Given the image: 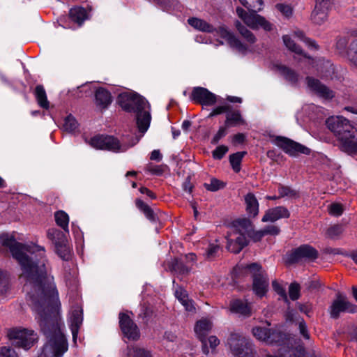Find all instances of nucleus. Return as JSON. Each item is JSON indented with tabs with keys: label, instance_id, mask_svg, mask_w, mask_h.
<instances>
[{
	"label": "nucleus",
	"instance_id": "f257e3e1",
	"mask_svg": "<svg viewBox=\"0 0 357 357\" xmlns=\"http://www.w3.org/2000/svg\"><path fill=\"white\" fill-rule=\"evenodd\" d=\"M0 245L9 248L12 256L19 263L25 282L24 289L30 305L37 313L36 319L47 339L42 353L38 357H62L68 344L63 335L60 317L61 303L53 278L47 273L45 250L35 244L17 243L7 234L0 236Z\"/></svg>",
	"mask_w": 357,
	"mask_h": 357
},
{
	"label": "nucleus",
	"instance_id": "f03ea898",
	"mask_svg": "<svg viewBox=\"0 0 357 357\" xmlns=\"http://www.w3.org/2000/svg\"><path fill=\"white\" fill-rule=\"evenodd\" d=\"M118 102L124 110L136 113L137 125L142 135L128 145L121 144L119 139L113 136L97 135L89 142V145L93 148L113 152L126 151L128 148L136 144L149 129L151 119L149 112L150 105L143 97L134 92L126 91L119 95Z\"/></svg>",
	"mask_w": 357,
	"mask_h": 357
},
{
	"label": "nucleus",
	"instance_id": "7ed1b4c3",
	"mask_svg": "<svg viewBox=\"0 0 357 357\" xmlns=\"http://www.w3.org/2000/svg\"><path fill=\"white\" fill-rule=\"evenodd\" d=\"M326 124L337 138L343 151L349 154L357 152V130L348 119L342 116H333L327 119Z\"/></svg>",
	"mask_w": 357,
	"mask_h": 357
},
{
	"label": "nucleus",
	"instance_id": "20e7f679",
	"mask_svg": "<svg viewBox=\"0 0 357 357\" xmlns=\"http://www.w3.org/2000/svg\"><path fill=\"white\" fill-rule=\"evenodd\" d=\"M248 11L238 7L236 14L239 18L252 29H262L266 31L273 29L274 25L264 17L257 13L262 9V0H239Z\"/></svg>",
	"mask_w": 357,
	"mask_h": 357
},
{
	"label": "nucleus",
	"instance_id": "39448f33",
	"mask_svg": "<svg viewBox=\"0 0 357 357\" xmlns=\"http://www.w3.org/2000/svg\"><path fill=\"white\" fill-rule=\"evenodd\" d=\"M252 231V222L248 219L236 220L227 232V248L234 253H238L248 243L247 234Z\"/></svg>",
	"mask_w": 357,
	"mask_h": 357
},
{
	"label": "nucleus",
	"instance_id": "423d86ee",
	"mask_svg": "<svg viewBox=\"0 0 357 357\" xmlns=\"http://www.w3.org/2000/svg\"><path fill=\"white\" fill-rule=\"evenodd\" d=\"M188 22L191 26L197 30L207 33H215V36H220L225 39L231 47L235 48L238 52H245L247 50V47L225 26H220L215 29L205 20L197 17L189 18Z\"/></svg>",
	"mask_w": 357,
	"mask_h": 357
},
{
	"label": "nucleus",
	"instance_id": "0eeeda50",
	"mask_svg": "<svg viewBox=\"0 0 357 357\" xmlns=\"http://www.w3.org/2000/svg\"><path fill=\"white\" fill-rule=\"evenodd\" d=\"M294 38H297L298 40L303 42L306 45L309 47H313L317 49V45L314 41L306 38L303 31L297 30L294 31L291 36L285 35L283 36V42L284 45L288 48L291 52L295 54V58L299 56V60H305L307 63H310L313 62V59L307 56L305 54H304L302 50L297 45Z\"/></svg>",
	"mask_w": 357,
	"mask_h": 357
},
{
	"label": "nucleus",
	"instance_id": "6e6552de",
	"mask_svg": "<svg viewBox=\"0 0 357 357\" xmlns=\"http://www.w3.org/2000/svg\"><path fill=\"white\" fill-rule=\"evenodd\" d=\"M7 336L12 344L25 350L29 349L38 341V335L34 331L26 328H12Z\"/></svg>",
	"mask_w": 357,
	"mask_h": 357
},
{
	"label": "nucleus",
	"instance_id": "1a4fd4ad",
	"mask_svg": "<svg viewBox=\"0 0 357 357\" xmlns=\"http://www.w3.org/2000/svg\"><path fill=\"white\" fill-rule=\"evenodd\" d=\"M246 271L252 275L253 278L252 290L258 297H263L266 295L269 281L266 273L261 270V267L257 264H251L245 267Z\"/></svg>",
	"mask_w": 357,
	"mask_h": 357
},
{
	"label": "nucleus",
	"instance_id": "9d476101",
	"mask_svg": "<svg viewBox=\"0 0 357 357\" xmlns=\"http://www.w3.org/2000/svg\"><path fill=\"white\" fill-rule=\"evenodd\" d=\"M228 344L235 357H255V352L250 341L243 335L231 334Z\"/></svg>",
	"mask_w": 357,
	"mask_h": 357
},
{
	"label": "nucleus",
	"instance_id": "9b49d317",
	"mask_svg": "<svg viewBox=\"0 0 357 357\" xmlns=\"http://www.w3.org/2000/svg\"><path fill=\"white\" fill-rule=\"evenodd\" d=\"M357 29L352 31L351 35L347 37L340 38L336 44L340 53L346 56L347 59L357 66Z\"/></svg>",
	"mask_w": 357,
	"mask_h": 357
},
{
	"label": "nucleus",
	"instance_id": "f8f14e48",
	"mask_svg": "<svg viewBox=\"0 0 357 357\" xmlns=\"http://www.w3.org/2000/svg\"><path fill=\"white\" fill-rule=\"evenodd\" d=\"M47 238L54 243L58 255L63 260H68L70 257V248L64 234L56 229L52 228L47 231Z\"/></svg>",
	"mask_w": 357,
	"mask_h": 357
},
{
	"label": "nucleus",
	"instance_id": "ddd939ff",
	"mask_svg": "<svg viewBox=\"0 0 357 357\" xmlns=\"http://www.w3.org/2000/svg\"><path fill=\"white\" fill-rule=\"evenodd\" d=\"M329 311L331 317L337 319L342 312H356L357 306L351 303L344 295L337 294L336 298L330 306Z\"/></svg>",
	"mask_w": 357,
	"mask_h": 357
},
{
	"label": "nucleus",
	"instance_id": "4468645a",
	"mask_svg": "<svg viewBox=\"0 0 357 357\" xmlns=\"http://www.w3.org/2000/svg\"><path fill=\"white\" fill-rule=\"evenodd\" d=\"M317 251L309 245H303L295 249L287 256V263L294 264L304 261H312L317 258Z\"/></svg>",
	"mask_w": 357,
	"mask_h": 357
},
{
	"label": "nucleus",
	"instance_id": "2eb2a0df",
	"mask_svg": "<svg viewBox=\"0 0 357 357\" xmlns=\"http://www.w3.org/2000/svg\"><path fill=\"white\" fill-rule=\"evenodd\" d=\"M273 142L275 145L290 155L294 156L298 153L308 155L310 153V150L307 147L286 137H276Z\"/></svg>",
	"mask_w": 357,
	"mask_h": 357
},
{
	"label": "nucleus",
	"instance_id": "dca6fc26",
	"mask_svg": "<svg viewBox=\"0 0 357 357\" xmlns=\"http://www.w3.org/2000/svg\"><path fill=\"white\" fill-rule=\"evenodd\" d=\"M273 142L275 145L290 155L294 156L298 153L308 155L310 153V150L307 147L286 137H276Z\"/></svg>",
	"mask_w": 357,
	"mask_h": 357
},
{
	"label": "nucleus",
	"instance_id": "f3484780",
	"mask_svg": "<svg viewBox=\"0 0 357 357\" xmlns=\"http://www.w3.org/2000/svg\"><path fill=\"white\" fill-rule=\"evenodd\" d=\"M252 334L257 340L268 344L280 343L284 338L281 333L266 327L256 326L252 328Z\"/></svg>",
	"mask_w": 357,
	"mask_h": 357
},
{
	"label": "nucleus",
	"instance_id": "a211bd4d",
	"mask_svg": "<svg viewBox=\"0 0 357 357\" xmlns=\"http://www.w3.org/2000/svg\"><path fill=\"white\" fill-rule=\"evenodd\" d=\"M119 325L124 337L130 340L139 339V328L128 315L124 313L119 314Z\"/></svg>",
	"mask_w": 357,
	"mask_h": 357
},
{
	"label": "nucleus",
	"instance_id": "6ab92c4d",
	"mask_svg": "<svg viewBox=\"0 0 357 357\" xmlns=\"http://www.w3.org/2000/svg\"><path fill=\"white\" fill-rule=\"evenodd\" d=\"M191 97L195 102L205 106L213 105L218 101V97L214 93L203 87L195 88Z\"/></svg>",
	"mask_w": 357,
	"mask_h": 357
},
{
	"label": "nucleus",
	"instance_id": "aec40b11",
	"mask_svg": "<svg viewBox=\"0 0 357 357\" xmlns=\"http://www.w3.org/2000/svg\"><path fill=\"white\" fill-rule=\"evenodd\" d=\"M212 328V323L207 319H202L197 321L195 326V332L202 344V351L205 355H208L209 351L207 347L206 336Z\"/></svg>",
	"mask_w": 357,
	"mask_h": 357
},
{
	"label": "nucleus",
	"instance_id": "412c9836",
	"mask_svg": "<svg viewBox=\"0 0 357 357\" xmlns=\"http://www.w3.org/2000/svg\"><path fill=\"white\" fill-rule=\"evenodd\" d=\"M306 83L307 88L311 91L322 98L331 100L335 96V93L332 90L322 84L317 79L308 77L306 78Z\"/></svg>",
	"mask_w": 357,
	"mask_h": 357
},
{
	"label": "nucleus",
	"instance_id": "4be33fe9",
	"mask_svg": "<svg viewBox=\"0 0 357 357\" xmlns=\"http://www.w3.org/2000/svg\"><path fill=\"white\" fill-rule=\"evenodd\" d=\"M82 310L81 307L77 305L72 309L69 317L70 327L75 344H76L79 328L82 325Z\"/></svg>",
	"mask_w": 357,
	"mask_h": 357
},
{
	"label": "nucleus",
	"instance_id": "5701e85b",
	"mask_svg": "<svg viewBox=\"0 0 357 357\" xmlns=\"http://www.w3.org/2000/svg\"><path fill=\"white\" fill-rule=\"evenodd\" d=\"M290 215L288 209L284 206H276L268 209L262 218V222H275L281 218H287Z\"/></svg>",
	"mask_w": 357,
	"mask_h": 357
},
{
	"label": "nucleus",
	"instance_id": "b1692460",
	"mask_svg": "<svg viewBox=\"0 0 357 357\" xmlns=\"http://www.w3.org/2000/svg\"><path fill=\"white\" fill-rule=\"evenodd\" d=\"M175 296L185 307V310L190 312H195V307L192 300L189 299L188 294L183 288L178 287L175 290Z\"/></svg>",
	"mask_w": 357,
	"mask_h": 357
},
{
	"label": "nucleus",
	"instance_id": "393cba45",
	"mask_svg": "<svg viewBox=\"0 0 357 357\" xmlns=\"http://www.w3.org/2000/svg\"><path fill=\"white\" fill-rule=\"evenodd\" d=\"M95 102L98 107L105 109L112 102V97L108 91L103 88L96 90L95 94Z\"/></svg>",
	"mask_w": 357,
	"mask_h": 357
},
{
	"label": "nucleus",
	"instance_id": "a878e982",
	"mask_svg": "<svg viewBox=\"0 0 357 357\" xmlns=\"http://www.w3.org/2000/svg\"><path fill=\"white\" fill-rule=\"evenodd\" d=\"M273 68L276 72L283 76L288 82H291V84H296L297 82L298 79V75L294 70L280 63L274 64Z\"/></svg>",
	"mask_w": 357,
	"mask_h": 357
},
{
	"label": "nucleus",
	"instance_id": "bb28decb",
	"mask_svg": "<svg viewBox=\"0 0 357 357\" xmlns=\"http://www.w3.org/2000/svg\"><path fill=\"white\" fill-rule=\"evenodd\" d=\"M246 211L250 216L255 217L259 213V203L252 193H248L245 197Z\"/></svg>",
	"mask_w": 357,
	"mask_h": 357
},
{
	"label": "nucleus",
	"instance_id": "cd10ccee",
	"mask_svg": "<svg viewBox=\"0 0 357 357\" xmlns=\"http://www.w3.org/2000/svg\"><path fill=\"white\" fill-rule=\"evenodd\" d=\"M230 310L231 312L240 314L241 315L248 316L250 314V307L247 303L241 301L235 300L230 305Z\"/></svg>",
	"mask_w": 357,
	"mask_h": 357
},
{
	"label": "nucleus",
	"instance_id": "c85d7f7f",
	"mask_svg": "<svg viewBox=\"0 0 357 357\" xmlns=\"http://www.w3.org/2000/svg\"><path fill=\"white\" fill-rule=\"evenodd\" d=\"M243 123L244 120L239 111H229L227 113L225 121L226 126H236Z\"/></svg>",
	"mask_w": 357,
	"mask_h": 357
},
{
	"label": "nucleus",
	"instance_id": "c756f323",
	"mask_svg": "<svg viewBox=\"0 0 357 357\" xmlns=\"http://www.w3.org/2000/svg\"><path fill=\"white\" fill-rule=\"evenodd\" d=\"M69 14L72 20L79 24L86 19V11L82 7H75L71 8Z\"/></svg>",
	"mask_w": 357,
	"mask_h": 357
},
{
	"label": "nucleus",
	"instance_id": "7c9ffc66",
	"mask_svg": "<svg viewBox=\"0 0 357 357\" xmlns=\"http://www.w3.org/2000/svg\"><path fill=\"white\" fill-rule=\"evenodd\" d=\"M328 12L329 10L315 7L312 13V19L313 22L317 24L324 23L328 19Z\"/></svg>",
	"mask_w": 357,
	"mask_h": 357
},
{
	"label": "nucleus",
	"instance_id": "2f4dec72",
	"mask_svg": "<svg viewBox=\"0 0 357 357\" xmlns=\"http://www.w3.org/2000/svg\"><path fill=\"white\" fill-rule=\"evenodd\" d=\"M35 95L39 105L43 108H48L49 102L43 86L38 85L36 87Z\"/></svg>",
	"mask_w": 357,
	"mask_h": 357
},
{
	"label": "nucleus",
	"instance_id": "473e14b6",
	"mask_svg": "<svg viewBox=\"0 0 357 357\" xmlns=\"http://www.w3.org/2000/svg\"><path fill=\"white\" fill-rule=\"evenodd\" d=\"M55 221L65 231H68L69 217L66 213L59 211L55 213Z\"/></svg>",
	"mask_w": 357,
	"mask_h": 357
},
{
	"label": "nucleus",
	"instance_id": "72a5a7b5",
	"mask_svg": "<svg viewBox=\"0 0 357 357\" xmlns=\"http://www.w3.org/2000/svg\"><path fill=\"white\" fill-rule=\"evenodd\" d=\"M236 27L240 34L250 43H254L256 41L255 35L248 30L244 25L240 22H236Z\"/></svg>",
	"mask_w": 357,
	"mask_h": 357
},
{
	"label": "nucleus",
	"instance_id": "f704fd0d",
	"mask_svg": "<svg viewBox=\"0 0 357 357\" xmlns=\"http://www.w3.org/2000/svg\"><path fill=\"white\" fill-rule=\"evenodd\" d=\"M137 207L142 211L146 217L151 221L155 220V215L153 210L141 199H137L135 202Z\"/></svg>",
	"mask_w": 357,
	"mask_h": 357
},
{
	"label": "nucleus",
	"instance_id": "c9c22d12",
	"mask_svg": "<svg viewBox=\"0 0 357 357\" xmlns=\"http://www.w3.org/2000/svg\"><path fill=\"white\" fill-rule=\"evenodd\" d=\"M245 152H237L230 155L229 161L233 169L238 172L241 169V162L245 155Z\"/></svg>",
	"mask_w": 357,
	"mask_h": 357
},
{
	"label": "nucleus",
	"instance_id": "e433bc0d",
	"mask_svg": "<svg viewBox=\"0 0 357 357\" xmlns=\"http://www.w3.org/2000/svg\"><path fill=\"white\" fill-rule=\"evenodd\" d=\"M79 124L76 119L72 116H68L64 121L63 129L68 132H75L78 128Z\"/></svg>",
	"mask_w": 357,
	"mask_h": 357
},
{
	"label": "nucleus",
	"instance_id": "4c0bfd02",
	"mask_svg": "<svg viewBox=\"0 0 357 357\" xmlns=\"http://www.w3.org/2000/svg\"><path fill=\"white\" fill-rule=\"evenodd\" d=\"M275 9L286 18H289L293 15V8L290 4L286 3H278L275 6Z\"/></svg>",
	"mask_w": 357,
	"mask_h": 357
},
{
	"label": "nucleus",
	"instance_id": "58836bf2",
	"mask_svg": "<svg viewBox=\"0 0 357 357\" xmlns=\"http://www.w3.org/2000/svg\"><path fill=\"white\" fill-rule=\"evenodd\" d=\"M280 197L296 198L298 197V192L287 186H280L279 188Z\"/></svg>",
	"mask_w": 357,
	"mask_h": 357
},
{
	"label": "nucleus",
	"instance_id": "ea45409f",
	"mask_svg": "<svg viewBox=\"0 0 357 357\" xmlns=\"http://www.w3.org/2000/svg\"><path fill=\"white\" fill-rule=\"evenodd\" d=\"M128 357H151V355L144 349L133 347L128 349Z\"/></svg>",
	"mask_w": 357,
	"mask_h": 357
},
{
	"label": "nucleus",
	"instance_id": "a19ab883",
	"mask_svg": "<svg viewBox=\"0 0 357 357\" xmlns=\"http://www.w3.org/2000/svg\"><path fill=\"white\" fill-rule=\"evenodd\" d=\"M266 357H304L303 349H291L284 354H280L277 356L267 355Z\"/></svg>",
	"mask_w": 357,
	"mask_h": 357
},
{
	"label": "nucleus",
	"instance_id": "79ce46f5",
	"mask_svg": "<svg viewBox=\"0 0 357 357\" xmlns=\"http://www.w3.org/2000/svg\"><path fill=\"white\" fill-rule=\"evenodd\" d=\"M289 295L291 300L296 301L300 297V287L297 283H291L289 287Z\"/></svg>",
	"mask_w": 357,
	"mask_h": 357
},
{
	"label": "nucleus",
	"instance_id": "37998d69",
	"mask_svg": "<svg viewBox=\"0 0 357 357\" xmlns=\"http://www.w3.org/2000/svg\"><path fill=\"white\" fill-rule=\"evenodd\" d=\"M224 183L216 179V178H212L211 180L210 183H206L205 187L207 190L210 191H217L224 187Z\"/></svg>",
	"mask_w": 357,
	"mask_h": 357
},
{
	"label": "nucleus",
	"instance_id": "c03bdc74",
	"mask_svg": "<svg viewBox=\"0 0 357 357\" xmlns=\"http://www.w3.org/2000/svg\"><path fill=\"white\" fill-rule=\"evenodd\" d=\"M0 357H17V354L10 346H3L0 347Z\"/></svg>",
	"mask_w": 357,
	"mask_h": 357
},
{
	"label": "nucleus",
	"instance_id": "a18cd8bd",
	"mask_svg": "<svg viewBox=\"0 0 357 357\" xmlns=\"http://www.w3.org/2000/svg\"><path fill=\"white\" fill-rule=\"evenodd\" d=\"M272 287L286 303H289L285 289L276 280L273 281Z\"/></svg>",
	"mask_w": 357,
	"mask_h": 357
},
{
	"label": "nucleus",
	"instance_id": "49530a36",
	"mask_svg": "<svg viewBox=\"0 0 357 357\" xmlns=\"http://www.w3.org/2000/svg\"><path fill=\"white\" fill-rule=\"evenodd\" d=\"M329 213L334 216H340L343 212V206L340 204L333 203L328 206Z\"/></svg>",
	"mask_w": 357,
	"mask_h": 357
},
{
	"label": "nucleus",
	"instance_id": "de8ad7c7",
	"mask_svg": "<svg viewBox=\"0 0 357 357\" xmlns=\"http://www.w3.org/2000/svg\"><path fill=\"white\" fill-rule=\"evenodd\" d=\"M230 108L231 106L228 104L220 105L214 108L213 111L209 114L208 116L211 117L215 115L222 114L224 112H229L230 111Z\"/></svg>",
	"mask_w": 357,
	"mask_h": 357
},
{
	"label": "nucleus",
	"instance_id": "09e8293b",
	"mask_svg": "<svg viewBox=\"0 0 357 357\" xmlns=\"http://www.w3.org/2000/svg\"><path fill=\"white\" fill-rule=\"evenodd\" d=\"M219 249H220V246L218 244H217V243L210 244L206 250V258L210 259L214 258L216 256L218 252L219 251Z\"/></svg>",
	"mask_w": 357,
	"mask_h": 357
},
{
	"label": "nucleus",
	"instance_id": "8fccbe9b",
	"mask_svg": "<svg viewBox=\"0 0 357 357\" xmlns=\"http://www.w3.org/2000/svg\"><path fill=\"white\" fill-rule=\"evenodd\" d=\"M228 151V148L226 146L221 145L218 146L213 151V156L215 159L220 160L221 159Z\"/></svg>",
	"mask_w": 357,
	"mask_h": 357
},
{
	"label": "nucleus",
	"instance_id": "3c124183",
	"mask_svg": "<svg viewBox=\"0 0 357 357\" xmlns=\"http://www.w3.org/2000/svg\"><path fill=\"white\" fill-rule=\"evenodd\" d=\"M264 236H265V234L264 233L263 229H261L259 231H255L252 225V231H250V233L249 232V234H247L248 238H250L254 241H260L261 239V238Z\"/></svg>",
	"mask_w": 357,
	"mask_h": 357
},
{
	"label": "nucleus",
	"instance_id": "603ef678",
	"mask_svg": "<svg viewBox=\"0 0 357 357\" xmlns=\"http://www.w3.org/2000/svg\"><path fill=\"white\" fill-rule=\"evenodd\" d=\"M227 135V128L226 126H221L218 132L214 135L211 140V143L213 144H216L218 143L220 139L225 137Z\"/></svg>",
	"mask_w": 357,
	"mask_h": 357
},
{
	"label": "nucleus",
	"instance_id": "864d4df0",
	"mask_svg": "<svg viewBox=\"0 0 357 357\" xmlns=\"http://www.w3.org/2000/svg\"><path fill=\"white\" fill-rule=\"evenodd\" d=\"M333 5V0H316L315 7L330 10Z\"/></svg>",
	"mask_w": 357,
	"mask_h": 357
},
{
	"label": "nucleus",
	"instance_id": "5fc2aeb1",
	"mask_svg": "<svg viewBox=\"0 0 357 357\" xmlns=\"http://www.w3.org/2000/svg\"><path fill=\"white\" fill-rule=\"evenodd\" d=\"M208 349H211L212 352H214L216 347L219 345L220 340L216 336L211 335L206 340Z\"/></svg>",
	"mask_w": 357,
	"mask_h": 357
},
{
	"label": "nucleus",
	"instance_id": "6e6d98bb",
	"mask_svg": "<svg viewBox=\"0 0 357 357\" xmlns=\"http://www.w3.org/2000/svg\"><path fill=\"white\" fill-rule=\"evenodd\" d=\"M146 169L150 173L155 175H161L164 172L163 167L162 165L149 164Z\"/></svg>",
	"mask_w": 357,
	"mask_h": 357
},
{
	"label": "nucleus",
	"instance_id": "4d7b16f0",
	"mask_svg": "<svg viewBox=\"0 0 357 357\" xmlns=\"http://www.w3.org/2000/svg\"><path fill=\"white\" fill-rule=\"evenodd\" d=\"M342 232V227L338 225H335L328 229L327 234L329 237L335 238L339 236Z\"/></svg>",
	"mask_w": 357,
	"mask_h": 357
},
{
	"label": "nucleus",
	"instance_id": "13d9d810",
	"mask_svg": "<svg viewBox=\"0 0 357 357\" xmlns=\"http://www.w3.org/2000/svg\"><path fill=\"white\" fill-rule=\"evenodd\" d=\"M265 235H278L280 232V229L275 225H269L263 229Z\"/></svg>",
	"mask_w": 357,
	"mask_h": 357
},
{
	"label": "nucleus",
	"instance_id": "bf43d9fd",
	"mask_svg": "<svg viewBox=\"0 0 357 357\" xmlns=\"http://www.w3.org/2000/svg\"><path fill=\"white\" fill-rule=\"evenodd\" d=\"M298 328L300 330L301 334L306 339H309V334L307 330V326L305 322L303 319H301L298 321Z\"/></svg>",
	"mask_w": 357,
	"mask_h": 357
},
{
	"label": "nucleus",
	"instance_id": "052dcab7",
	"mask_svg": "<svg viewBox=\"0 0 357 357\" xmlns=\"http://www.w3.org/2000/svg\"><path fill=\"white\" fill-rule=\"evenodd\" d=\"M325 71L324 72L323 70H321V75L323 77L328 78L329 77V75L331 72L333 71V68H332V66L328 63H326L324 66Z\"/></svg>",
	"mask_w": 357,
	"mask_h": 357
},
{
	"label": "nucleus",
	"instance_id": "680f3d73",
	"mask_svg": "<svg viewBox=\"0 0 357 357\" xmlns=\"http://www.w3.org/2000/svg\"><path fill=\"white\" fill-rule=\"evenodd\" d=\"M162 155L159 150H153L151 153L150 159L152 160L160 161L162 160Z\"/></svg>",
	"mask_w": 357,
	"mask_h": 357
},
{
	"label": "nucleus",
	"instance_id": "e2e57ef3",
	"mask_svg": "<svg viewBox=\"0 0 357 357\" xmlns=\"http://www.w3.org/2000/svg\"><path fill=\"white\" fill-rule=\"evenodd\" d=\"M139 191L141 193L146 195L148 197H151V199L155 198V195L151 190H149L148 188H146L145 187L140 188Z\"/></svg>",
	"mask_w": 357,
	"mask_h": 357
},
{
	"label": "nucleus",
	"instance_id": "0e129e2a",
	"mask_svg": "<svg viewBox=\"0 0 357 357\" xmlns=\"http://www.w3.org/2000/svg\"><path fill=\"white\" fill-rule=\"evenodd\" d=\"M178 271L179 273L185 274L189 272V268L184 266L183 264H176V268H175V271Z\"/></svg>",
	"mask_w": 357,
	"mask_h": 357
},
{
	"label": "nucleus",
	"instance_id": "69168bd1",
	"mask_svg": "<svg viewBox=\"0 0 357 357\" xmlns=\"http://www.w3.org/2000/svg\"><path fill=\"white\" fill-rule=\"evenodd\" d=\"M245 139V136L243 134H237L234 137V142L236 143H242Z\"/></svg>",
	"mask_w": 357,
	"mask_h": 357
},
{
	"label": "nucleus",
	"instance_id": "338daca9",
	"mask_svg": "<svg viewBox=\"0 0 357 357\" xmlns=\"http://www.w3.org/2000/svg\"><path fill=\"white\" fill-rule=\"evenodd\" d=\"M191 126V123L189 121H184L183 123H182V129L185 131H188V130L189 129V128Z\"/></svg>",
	"mask_w": 357,
	"mask_h": 357
},
{
	"label": "nucleus",
	"instance_id": "774afa93",
	"mask_svg": "<svg viewBox=\"0 0 357 357\" xmlns=\"http://www.w3.org/2000/svg\"><path fill=\"white\" fill-rule=\"evenodd\" d=\"M227 100L231 102H241L242 100L241 98L236 96H229Z\"/></svg>",
	"mask_w": 357,
	"mask_h": 357
}]
</instances>
